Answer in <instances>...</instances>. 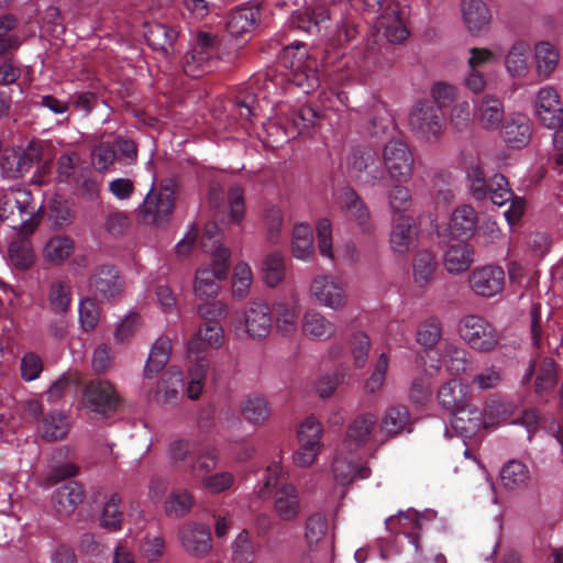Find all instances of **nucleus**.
Instances as JSON below:
<instances>
[{
  "instance_id": "nucleus-3",
  "label": "nucleus",
  "mask_w": 563,
  "mask_h": 563,
  "mask_svg": "<svg viewBox=\"0 0 563 563\" xmlns=\"http://www.w3.org/2000/svg\"><path fill=\"white\" fill-rule=\"evenodd\" d=\"M33 195L26 188H12L0 198V219L11 220L12 227H19L23 234H32L41 217L35 213Z\"/></svg>"
},
{
  "instance_id": "nucleus-46",
  "label": "nucleus",
  "mask_w": 563,
  "mask_h": 563,
  "mask_svg": "<svg viewBox=\"0 0 563 563\" xmlns=\"http://www.w3.org/2000/svg\"><path fill=\"white\" fill-rule=\"evenodd\" d=\"M74 252V241L67 235H54L44 246V257L52 263L59 264Z\"/></svg>"
},
{
  "instance_id": "nucleus-60",
  "label": "nucleus",
  "mask_w": 563,
  "mask_h": 563,
  "mask_svg": "<svg viewBox=\"0 0 563 563\" xmlns=\"http://www.w3.org/2000/svg\"><path fill=\"white\" fill-rule=\"evenodd\" d=\"M444 362L448 371L453 375L464 373L468 366L467 351L454 344H446Z\"/></svg>"
},
{
  "instance_id": "nucleus-50",
  "label": "nucleus",
  "mask_w": 563,
  "mask_h": 563,
  "mask_svg": "<svg viewBox=\"0 0 563 563\" xmlns=\"http://www.w3.org/2000/svg\"><path fill=\"white\" fill-rule=\"evenodd\" d=\"M530 46L523 41L516 42L506 56V68L514 76H522L527 71Z\"/></svg>"
},
{
  "instance_id": "nucleus-15",
  "label": "nucleus",
  "mask_w": 563,
  "mask_h": 563,
  "mask_svg": "<svg viewBox=\"0 0 563 563\" xmlns=\"http://www.w3.org/2000/svg\"><path fill=\"white\" fill-rule=\"evenodd\" d=\"M468 283L476 295L493 297L504 289L505 272L499 266H483L471 273Z\"/></svg>"
},
{
  "instance_id": "nucleus-12",
  "label": "nucleus",
  "mask_w": 563,
  "mask_h": 563,
  "mask_svg": "<svg viewBox=\"0 0 563 563\" xmlns=\"http://www.w3.org/2000/svg\"><path fill=\"white\" fill-rule=\"evenodd\" d=\"M310 291L319 305L332 310H340L346 303L344 285L331 276H317L312 280Z\"/></svg>"
},
{
  "instance_id": "nucleus-5",
  "label": "nucleus",
  "mask_w": 563,
  "mask_h": 563,
  "mask_svg": "<svg viewBox=\"0 0 563 563\" xmlns=\"http://www.w3.org/2000/svg\"><path fill=\"white\" fill-rule=\"evenodd\" d=\"M347 174L357 185L376 187L383 184L386 173L377 152L369 147L355 148L347 159Z\"/></svg>"
},
{
  "instance_id": "nucleus-9",
  "label": "nucleus",
  "mask_w": 563,
  "mask_h": 563,
  "mask_svg": "<svg viewBox=\"0 0 563 563\" xmlns=\"http://www.w3.org/2000/svg\"><path fill=\"white\" fill-rule=\"evenodd\" d=\"M323 427L314 417L306 418L298 428L297 437L300 444L294 454V463L298 466H310L322 448Z\"/></svg>"
},
{
  "instance_id": "nucleus-56",
  "label": "nucleus",
  "mask_w": 563,
  "mask_h": 563,
  "mask_svg": "<svg viewBox=\"0 0 563 563\" xmlns=\"http://www.w3.org/2000/svg\"><path fill=\"white\" fill-rule=\"evenodd\" d=\"M264 280L269 287L277 286L285 277V262L279 253L267 255L263 263Z\"/></svg>"
},
{
  "instance_id": "nucleus-63",
  "label": "nucleus",
  "mask_w": 563,
  "mask_h": 563,
  "mask_svg": "<svg viewBox=\"0 0 563 563\" xmlns=\"http://www.w3.org/2000/svg\"><path fill=\"white\" fill-rule=\"evenodd\" d=\"M252 284V271L245 263H239L233 273L232 292L233 296L244 298Z\"/></svg>"
},
{
  "instance_id": "nucleus-17",
  "label": "nucleus",
  "mask_w": 563,
  "mask_h": 563,
  "mask_svg": "<svg viewBox=\"0 0 563 563\" xmlns=\"http://www.w3.org/2000/svg\"><path fill=\"white\" fill-rule=\"evenodd\" d=\"M143 29L145 41L153 51L165 57L175 52V44L179 35L177 27L159 22H145Z\"/></svg>"
},
{
  "instance_id": "nucleus-21",
  "label": "nucleus",
  "mask_w": 563,
  "mask_h": 563,
  "mask_svg": "<svg viewBox=\"0 0 563 563\" xmlns=\"http://www.w3.org/2000/svg\"><path fill=\"white\" fill-rule=\"evenodd\" d=\"M183 547L194 556H206L212 548L209 527L200 523L185 525L179 532Z\"/></svg>"
},
{
  "instance_id": "nucleus-6",
  "label": "nucleus",
  "mask_w": 563,
  "mask_h": 563,
  "mask_svg": "<svg viewBox=\"0 0 563 563\" xmlns=\"http://www.w3.org/2000/svg\"><path fill=\"white\" fill-rule=\"evenodd\" d=\"M382 157L385 173L391 183H407L411 179L415 158L406 142L389 140L383 147Z\"/></svg>"
},
{
  "instance_id": "nucleus-40",
  "label": "nucleus",
  "mask_w": 563,
  "mask_h": 563,
  "mask_svg": "<svg viewBox=\"0 0 563 563\" xmlns=\"http://www.w3.org/2000/svg\"><path fill=\"white\" fill-rule=\"evenodd\" d=\"M170 350L172 343L167 336H161L154 342L144 367L146 378H153L165 367L169 360Z\"/></svg>"
},
{
  "instance_id": "nucleus-22",
  "label": "nucleus",
  "mask_w": 563,
  "mask_h": 563,
  "mask_svg": "<svg viewBox=\"0 0 563 563\" xmlns=\"http://www.w3.org/2000/svg\"><path fill=\"white\" fill-rule=\"evenodd\" d=\"M418 231L415 220L405 214L398 216L390 232V247L395 253L405 254L416 246Z\"/></svg>"
},
{
  "instance_id": "nucleus-36",
  "label": "nucleus",
  "mask_w": 563,
  "mask_h": 563,
  "mask_svg": "<svg viewBox=\"0 0 563 563\" xmlns=\"http://www.w3.org/2000/svg\"><path fill=\"white\" fill-rule=\"evenodd\" d=\"M343 451L334 457L332 470L336 483L347 485L355 478L366 479L371 476V468L367 465H358L352 460L342 456Z\"/></svg>"
},
{
  "instance_id": "nucleus-14",
  "label": "nucleus",
  "mask_w": 563,
  "mask_h": 563,
  "mask_svg": "<svg viewBox=\"0 0 563 563\" xmlns=\"http://www.w3.org/2000/svg\"><path fill=\"white\" fill-rule=\"evenodd\" d=\"M534 376L533 390L537 396L549 395L558 385V365L553 358L543 357L538 362L530 364L522 383L527 384Z\"/></svg>"
},
{
  "instance_id": "nucleus-25",
  "label": "nucleus",
  "mask_w": 563,
  "mask_h": 563,
  "mask_svg": "<svg viewBox=\"0 0 563 563\" xmlns=\"http://www.w3.org/2000/svg\"><path fill=\"white\" fill-rule=\"evenodd\" d=\"M504 118V103L498 97L485 95L481 99L475 101L474 119L483 129H498Z\"/></svg>"
},
{
  "instance_id": "nucleus-34",
  "label": "nucleus",
  "mask_w": 563,
  "mask_h": 563,
  "mask_svg": "<svg viewBox=\"0 0 563 563\" xmlns=\"http://www.w3.org/2000/svg\"><path fill=\"white\" fill-rule=\"evenodd\" d=\"M221 41L217 34L198 31L191 41L189 51L200 56V60H205L211 69H213L219 60Z\"/></svg>"
},
{
  "instance_id": "nucleus-19",
  "label": "nucleus",
  "mask_w": 563,
  "mask_h": 563,
  "mask_svg": "<svg viewBox=\"0 0 563 563\" xmlns=\"http://www.w3.org/2000/svg\"><path fill=\"white\" fill-rule=\"evenodd\" d=\"M536 112L548 129H556L563 122V109L558 92L551 87L541 88L536 99Z\"/></svg>"
},
{
  "instance_id": "nucleus-24",
  "label": "nucleus",
  "mask_w": 563,
  "mask_h": 563,
  "mask_svg": "<svg viewBox=\"0 0 563 563\" xmlns=\"http://www.w3.org/2000/svg\"><path fill=\"white\" fill-rule=\"evenodd\" d=\"M273 319L269 307L261 301H254L244 311V325L252 339L266 338L272 329Z\"/></svg>"
},
{
  "instance_id": "nucleus-37",
  "label": "nucleus",
  "mask_w": 563,
  "mask_h": 563,
  "mask_svg": "<svg viewBox=\"0 0 563 563\" xmlns=\"http://www.w3.org/2000/svg\"><path fill=\"white\" fill-rule=\"evenodd\" d=\"M482 424V411L472 404H468L452 415L451 426L463 437L475 434Z\"/></svg>"
},
{
  "instance_id": "nucleus-55",
  "label": "nucleus",
  "mask_w": 563,
  "mask_h": 563,
  "mask_svg": "<svg viewBox=\"0 0 563 563\" xmlns=\"http://www.w3.org/2000/svg\"><path fill=\"white\" fill-rule=\"evenodd\" d=\"M379 24L384 27V34L390 43L400 44L409 36L405 22L395 12L390 16H383Z\"/></svg>"
},
{
  "instance_id": "nucleus-41",
  "label": "nucleus",
  "mask_w": 563,
  "mask_h": 563,
  "mask_svg": "<svg viewBox=\"0 0 563 563\" xmlns=\"http://www.w3.org/2000/svg\"><path fill=\"white\" fill-rule=\"evenodd\" d=\"M68 429L67 418L59 411L44 415L38 426L41 438L47 442L64 439L68 433Z\"/></svg>"
},
{
  "instance_id": "nucleus-53",
  "label": "nucleus",
  "mask_w": 563,
  "mask_h": 563,
  "mask_svg": "<svg viewBox=\"0 0 563 563\" xmlns=\"http://www.w3.org/2000/svg\"><path fill=\"white\" fill-rule=\"evenodd\" d=\"M194 505V497L187 489H174L165 503L166 514L170 517L185 516Z\"/></svg>"
},
{
  "instance_id": "nucleus-64",
  "label": "nucleus",
  "mask_w": 563,
  "mask_h": 563,
  "mask_svg": "<svg viewBox=\"0 0 563 563\" xmlns=\"http://www.w3.org/2000/svg\"><path fill=\"white\" fill-rule=\"evenodd\" d=\"M92 159L99 172H107L117 159L115 146L110 142H101L92 150Z\"/></svg>"
},
{
  "instance_id": "nucleus-18",
  "label": "nucleus",
  "mask_w": 563,
  "mask_h": 563,
  "mask_svg": "<svg viewBox=\"0 0 563 563\" xmlns=\"http://www.w3.org/2000/svg\"><path fill=\"white\" fill-rule=\"evenodd\" d=\"M224 340L223 329L220 322H203L187 344V356L189 361L196 360L197 355H206L208 347L218 349Z\"/></svg>"
},
{
  "instance_id": "nucleus-28",
  "label": "nucleus",
  "mask_w": 563,
  "mask_h": 563,
  "mask_svg": "<svg viewBox=\"0 0 563 563\" xmlns=\"http://www.w3.org/2000/svg\"><path fill=\"white\" fill-rule=\"evenodd\" d=\"M471 386L460 380L451 379L438 390L440 405L452 415L470 404Z\"/></svg>"
},
{
  "instance_id": "nucleus-49",
  "label": "nucleus",
  "mask_w": 563,
  "mask_h": 563,
  "mask_svg": "<svg viewBox=\"0 0 563 563\" xmlns=\"http://www.w3.org/2000/svg\"><path fill=\"white\" fill-rule=\"evenodd\" d=\"M48 301L52 311L57 314L66 313L71 302V288L69 284L65 280L53 282L48 291Z\"/></svg>"
},
{
  "instance_id": "nucleus-58",
  "label": "nucleus",
  "mask_w": 563,
  "mask_h": 563,
  "mask_svg": "<svg viewBox=\"0 0 563 563\" xmlns=\"http://www.w3.org/2000/svg\"><path fill=\"white\" fill-rule=\"evenodd\" d=\"M442 336L441 322L435 317L428 318L417 331V342L426 347L434 346Z\"/></svg>"
},
{
  "instance_id": "nucleus-7",
  "label": "nucleus",
  "mask_w": 563,
  "mask_h": 563,
  "mask_svg": "<svg viewBox=\"0 0 563 563\" xmlns=\"http://www.w3.org/2000/svg\"><path fill=\"white\" fill-rule=\"evenodd\" d=\"M461 338L474 350L489 352L498 344L499 336L495 327L484 317L468 314L459 325Z\"/></svg>"
},
{
  "instance_id": "nucleus-42",
  "label": "nucleus",
  "mask_w": 563,
  "mask_h": 563,
  "mask_svg": "<svg viewBox=\"0 0 563 563\" xmlns=\"http://www.w3.org/2000/svg\"><path fill=\"white\" fill-rule=\"evenodd\" d=\"M410 415L406 406L394 405L390 406L382 418V430L390 437H395L402 431L409 429Z\"/></svg>"
},
{
  "instance_id": "nucleus-38",
  "label": "nucleus",
  "mask_w": 563,
  "mask_h": 563,
  "mask_svg": "<svg viewBox=\"0 0 563 563\" xmlns=\"http://www.w3.org/2000/svg\"><path fill=\"white\" fill-rule=\"evenodd\" d=\"M328 532V520L322 514H312L306 520L305 539L308 544L309 551L302 555V562L311 561V553L314 551L313 547L318 545Z\"/></svg>"
},
{
  "instance_id": "nucleus-13",
  "label": "nucleus",
  "mask_w": 563,
  "mask_h": 563,
  "mask_svg": "<svg viewBox=\"0 0 563 563\" xmlns=\"http://www.w3.org/2000/svg\"><path fill=\"white\" fill-rule=\"evenodd\" d=\"M376 424L377 418L374 413L357 415L347 426L341 450L354 453L364 448L371 440Z\"/></svg>"
},
{
  "instance_id": "nucleus-39",
  "label": "nucleus",
  "mask_w": 563,
  "mask_h": 563,
  "mask_svg": "<svg viewBox=\"0 0 563 563\" xmlns=\"http://www.w3.org/2000/svg\"><path fill=\"white\" fill-rule=\"evenodd\" d=\"M302 331L312 339L323 341L335 333V325L322 313L311 310L303 316Z\"/></svg>"
},
{
  "instance_id": "nucleus-11",
  "label": "nucleus",
  "mask_w": 563,
  "mask_h": 563,
  "mask_svg": "<svg viewBox=\"0 0 563 563\" xmlns=\"http://www.w3.org/2000/svg\"><path fill=\"white\" fill-rule=\"evenodd\" d=\"M175 207L174 190L164 186L158 191H150L140 209V218L145 224L166 222Z\"/></svg>"
},
{
  "instance_id": "nucleus-30",
  "label": "nucleus",
  "mask_w": 563,
  "mask_h": 563,
  "mask_svg": "<svg viewBox=\"0 0 563 563\" xmlns=\"http://www.w3.org/2000/svg\"><path fill=\"white\" fill-rule=\"evenodd\" d=\"M478 214L470 205H462L453 211L449 229L452 236L460 240H468L476 231Z\"/></svg>"
},
{
  "instance_id": "nucleus-8",
  "label": "nucleus",
  "mask_w": 563,
  "mask_h": 563,
  "mask_svg": "<svg viewBox=\"0 0 563 563\" xmlns=\"http://www.w3.org/2000/svg\"><path fill=\"white\" fill-rule=\"evenodd\" d=\"M231 252L227 247H220L212 258V267L199 268L196 273L194 290L200 298L216 297L219 292L217 280L224 279L230 267Z\"/></svg>"
},
{
  "instance_id": "nucleus-16",
  "label": "nucleus",
  "mask_w": 563,
  "mask_h": 563,
  "mask_svg": "<svg viewBox=\"0 0 563 563\" xmlns=\"http://www.w3.org/2000/svg\"><path fill=\"white\" fill-rule=\"evenodd\" d=\"M321 118V113L317 108L305 104L296 109H290L283 119H280V128L284 129L288 139H295L316 125Z\"/></svg>"
},
{
  "instance_id": "nucleus-44",
  "label": "nucleus",
  "mask_w": 563,
  "mask_h": 563,
  "mask_svg": "<svg viewBox=\"0 0 563 563\" xmlns=\"http://www.w3.org/2000/svg\"><path fill=\"white\" fill-rule=\"evenodd\" d=\"M188 369L189 382L187 385V394L190 399H197L203 389L205 379L209 368V360L206 355H197L192 358Z\"/></svg>"
},
{
  "instance_id": "nucleus-20",
  "label": "nucleus",
  "mask_w": 563,
  "mask_h": 563,
  "mask_svg": "<svg viewBox=\"0 0 563 563\" xmlns=\"http://www.w3.org/2000/svg\"><path fill=\"white\" fill-rule=\"evenodd\" d=\"M501 135L505 143L516 150L526 147L532 135V123L522 113L509 115L503 124Z\"/></svg>"
},
{
  "instance_id": "nucleus-1",
  "label": "nucleus",
  "mask_w": 563,
  "mask_h": 563,
  "mask_svg": "<svg viewBox=\"0 0 563 563\" xmlns=\"http://www.w3.org/2000/svg\"><path fill=\"white\" fill-rule=\"evenodd\" d=\"M279 64L288 71L287 81L310 93L319 87L318 62L308 54L303 43H295L283 48L278 55Z\"/></svg>"
},
{
  "instance_id": "nucleus-57",
  "label": "nucleus",
  "mask_w": 563,
  "mask_h": 563,
  "mask_svg": "<svg viewBox=\"0 0 563 563\" xmlns=\"http://www.w3.org/2000/svg\"><path fill=\"white\" fill-rule=\"evenodd\" d=\"M404 183H394L387 192L388 205L394 213H402L412 205L411 191Z\"/></svg>"
},
{
  "instance_id": "nucleus-29",
  "label": "nucleus",
  "mask_w": 563,
  "mask_h": 563,
  "mask_svg": "<svg viewBox=\"0 0 563 563\" xmlns=\"http://www.w3.org/2000/svg\"><path fill=\"white\" fill-rule=\"evenodd\" d=\"M89 286L101 298H114L121 291L119 272L112 265H100L90 277Z\"/></svg>"
},
{
  "instance_id": "nucleus-31",
  "label": "nucleus",
  "mask_w": 563,
  "mask_h": 563,
  "mask_svg": "<svg viewBox=\"0 0 563 563\" xmlns=\"http://www.w3.org/2000/svg\"><path fill=\"white\" fill-rule=\"evenodd\" d=\"M474 254L473 246L465 241L452 243L444 253V266L450 274H461L470 268Z\"/></svg>"
},
{
  "instance_id": "nucleus-54",
  "label": "nucleus",
  "mask_w": 563,
  "mask_h": 563,
  "mask_svg": "<svg viewBox=\"0 0 563 563\" xmlns=\"http://www.w3.org/2000/svg\"><path fill=\"white\" fill-rule=\"evenodd\" d=\"M18 20L13 14L0 16V55H4L19 47L20 42L11 32L16 27Z\"/></svg>"
},
{
  "instance_id": "nucleus-48",
  "label": "nucleus",
  "mask_w": 563,
  "mask_h": 563,
  "mask_svg": "<svg viewBox=\"0 0 563 563\" xmlns=\"http://www.w3.org/2000/svg\"><path fill=\"white\" fill-rule=\"evenodd\" d=\"M218 462L216 448L206 445L201 448L190 464V474L194 478H203L214 470Z\"/></svg>"
},
{
  "instance_id": "nucleus-2",
  "label": "nucleus",
  "mask_w": 563,
  "mask_h": 563,
  "mask_svg": "<svg viewBox=\"0 0 563 563\" xmlns=\"http://www.w3.org/2000/svg\"><path fill=\"white\" fill-rule=\"evenodd\" d=\"M280 466L277 464L268 466L264 472V484L260 487L257 495L265 499L272 493L273 511L275 516L284 521H295L301 514V500L297 488L291 484H280L279 482Z\"/></svg>"
},
{
  "instance_id": "nucleus-59",
  "label": "nucleus",
  "mask_w": 563,
  "mask_h": 563,
  "mask_svg": "<svg viewBox=\"0 0 563 563\" xmlns=\"http://www.w3.org/2000/svg\"><path fill=\"white\" fill-rule=\"evenodd\" d=\"M48 217L55 227L64 228L73 221L74 210L67 200L56 197L49 201Z\"/></svg>"
},
{
  "instance_id": "nucleus-23",
  "label": "nucleus",
  "mask_w": 563,
  "mask_h": 563,
  "mask_svg": "<svg viewBox=\"0 0 563 563\" xmlns=\"http://www.w3.org/2000/svg\"><path fill=\"white\" fill-rule=\"evenodd\" d=\"M84 497L85 490L81 484L69 481L54 492L52 503L56 514L63 519L74 514Z\"/></svg>"
},
{
  "instance_id": "nucleus-45",
  "label": "nucleus",
  "mask_w": 563,
  "mask_h": 563,
  "mask_svg": "<svg viewBox=\"0 0 563 563\" xmlns=\"http://www.w3.org/2000/svg\"><path fill=\"white\" fill-rule=\"evenodd\" d=\"M241 412L249 422L261 424L268 419L271 408L266 398L260 395H252L242 402Z\"/></svg>"
},
{
  "instance_id": "nucleus-26",
  "label": "nucleus",
  "mask_w": 563,
  "mask_h": 563,
  "mask_svg": "<svg viewBox=\"0 0 563 563\" xmlns=\"http://www.w3.org/2000/svg\"><path fill=\"white\" fill-rule=\"evenodd\" d=\"M261 12L257 7H241L233 10L227 20L225 30L235 38L252 33L260 22Z\"/></svg>"
},
{
  "instance_id": "nucleus-52",
  "label": "nucleus",
  "mask_w": 563,
  "mask_h": 563,
  "mask_svg": "<svg viewBox=\"0 0 563 563\" xmlns=\"http://www.w3.org/2000/svg\"><path fill=\"white\" fill-rule=\"evenodd\" d=\"M329 11L327 8L319 5L316 8H306L297 15L298 27L309 33L318 32L328 20Z\"/></svg>"
},
{
  "instance_id": "nucleus-27",
  "label": "nucleus",
  "mask_w": 563,
  "mask_h": 563,
  "mask_svg": "<svg viewBox=\"0 0 563 563\" xmlns=\"http://www.w3.org/2000/svg\"><path fill=\"white\" fill-rule=\"evenodd\" d=\"M338 203L346 217L355 221L363 231L369 229V210L355 189L344 187L339 195Z\"/></svg>"
},
{
  "instance_id": "nucleus-43",
  "label": "nucleus",
  "mask_w": 563,
  "mask_h": 563,
  "mask_svg": "<svg viewBox=\"0 0 563 563\" xmlns=\"http://www.w3.org/2000/svg\"><path fill=\"white\" fill-rule=\"evenodd\" d=\"M437 267L438 262L430 251H419L412 263L415 283L419 287H426L433 279Z\"/></svg>"
},
{
  "instance_id": "nucleus-4",
  "label": "nucleus",
  "mask_w": 563,
  "mask_h": 563,
  "mask_svg": "<svg viewBox=\"0 0 563 563\" xmlns=\"http://www.w3.org/2000/svg\"><path fill=\"white\" fill-rule=\"evenodd\" d=\"M408 124L417 139L435 143L445 130L444 113L431 99L419 100L409 112Z\"/></svg>"
},
{
  "instance_id": "nucleus-10",
  "label": "nucleus",
  "mask_w": 563,
  "mask_h": 563,
  "mask_svg": "<svg viewBox=\"0 0 563 563\" xmlns=\"http://www.w3.org/2000/svg\"><path fill=\"white\" fill-rule=\"evenodd\" d=\"M82 404L88 410L109 417L118 409L120 397L110 382L95 379L85 386Z\"/></svg>"
},
{
  "instance_id": "nucleus-33",
  "label": "nucleus",
  "mask_w": 563,
  "mask_h": 563,
  "mask_svg": "<svg viewBox=\"0 0 563 563\" xmlns=\"http://www.w3.org/2000/svg\"><path fill=\"white\" fill-rule=\"evenodd\" d=\"M185 389L184 376L180 371L168 369L158 382L155 398L162 404H176Z\"/></svg>"
},
{
  "instance_id": "nucleus-47",
  "label": "nucleus",
  "mask_w": 563,
  "mask_h": 563,
  "mask_svg": "<svg viewBox=\"0 0 563 563\" xmlns=\"http://www.w3.org/2000/svg\"><path fill=\"white\" fill-rule=\"evenodd\" d=\"M559 52L549 42H541L536 45L537 71L540 77L547 78L556 68Z\"/></svg>"
},
{
  "instance_id": "nucleus-32",
  "label": "nucleus",
  "mask_w": 563,
  "mask_h": 563,
  "mask_svg": "<svg viewBox=\"0 0 563 563\" xmlns=\"http://www.w3.org/2000/svg\"><path fill=\"white\" fill-rule=\"evenodd\" d=\"M463 21L471 33H479L488 29L490 12L483 0H463Z\"/></svg>"
},
{
  "instance_id": "nucleus-62",
  "label": "nucleus",
  "mask_w": 563,
  "mask_h": 563,
  "mask_svg": "<svg viewBox=\"0 0 563 563\" xmlns=\"http://www.w3.org/2000/svg\"><path fill=\"white\" fill-rule=\"evenodd\" d=\"M494 205L504 206L514 198L507 178L501 174H495L489 180L488 196Z\"/></svg>"
},
{
  "instance_id": "nucleus-61",
  "label": "nucleus",
  "mask_w": 563,
  "mask_h": 563,
  "mask_svg": "<svg viewBox=\"0 0 563 563\" xmlns=\"http://www.w3.org/2000/svg\"><path fill=\"white\" fill-rule=\"evenodd\" d=\"M232 558L234 563H253L255 560L254 545L247 530L241 531L232 544Z\"/></svg>"
},
{
  "instance_id": "nucleus-51",
  "label": "nucleus",
  "mask_w": 563,
  "mask_h": 563,
  "mask_svg": "<svg viewBox=\"0 0 563 563\" xmlns=\"http://www.w3.org/2000/svg\"><path fill=\"white\" fill-rule=\"evenodd\" d=\"M121 497L119 494H112L106 501L100 523L101 527L109 531H118L122 528L123 512L120 510Z\"/></svg>"
},
{
  "instance_id": "nucleus-35",
  "label": "nucleus",
  "mask_w": 563,
  "mask_h": 563,
  "mask_svg": "<svg viewBox=\"0 0 563 563\" xmlns=\"http://www.w3.org/2000/svg\"><path fill=\"white\" fill-rule=\"evenodd\" d=\"M499 475L503 487L509 492L526 489L531 478L528 466L519 460L508 461Z\"/></svg>"
}]
</instances>
